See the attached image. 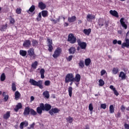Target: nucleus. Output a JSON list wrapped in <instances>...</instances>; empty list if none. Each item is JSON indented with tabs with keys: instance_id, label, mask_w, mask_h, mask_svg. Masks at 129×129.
<instances>
[{
	"instance_id": "0eeeda50",
	"label": "nucleus",
	"mask_w": 129,
	"mask_h": 129,
	"mask_svg": "<svg viewBox=\"0 0 129 129\" xmlns=\"http://www.w3.org/2000/svg\"><path fill=\"white\" fill-rule=\"evenodd\" d=\"M59 111H60V110L59 109L57 108H54L51 109L49 112L50 115H54V113H58Z\"/></svg>"
},
{
	"instance_id": "49530a36",
	"label": "nucleus",
	"mask_w": 129,
	"mask_h": 129,
	"mask_svg": "<svg viewBox=\"0 0 129 129\" xmlns=\"http://www.w3.org/2000/svg\"><path fill=\"white\" fill-rule=\"evenodd\" d=\"M51 22H52L53 24H57L58 22H59V20H55L53 18L50 19Z\"/></svg>"
},
{
	"instance_id": "6e6552de",
	"label": "nucleus",
	"mask_w": 129,
	"mask_h": 129,
	"mask_svg": "<svg viewBox=\"0 0 129 129\" xmlns=\"http://www.w3.org/2000/svg\"><path fill=\"white\" fill-rule=\"evenodd\" d=\"M95 19V16L93 15L92 14H88L87 15V21L88 22H92V20Z\"/></svg>"
},
{
	"instance_id": "20e7f679",
	"label": "nucleus",
	"mask_w": 129,
	"mask_h": 129,
	"mask_svg": "<svg viewBox=\"0 0 129 129\" xmlns=\"http://www.w3.org/2000/svg\"><path fill=\"white\" fill-rule=\"evenodd\" d=\"M43 110H45V105L43 103H40L39 106L36 108V112H37L38 114L41 115L43 112Z\"/></svg>"
},
{
	"instance_id": "412c9836",
	"label": "nucleus",
	"mask_w": 129,
	"mask_h": 129,
	"mask_svg": "<svg viewBox=\"0 0 129 129\" xmlns=\"http://www.w3.org/2000/svg\"><path fill=\"white\" fill-rule=\"evenodd\" d=\"M81 49H86V46L87 44L84 42H82L79 45Z\"/></svg>"
},
{
	"instance_id": "5fc2aeb1",
	"label": "nucleus",
	"mask_w": 129,
	"mask_h": 129,
	"mask_svg": "<svg viewBox=\"0 0 129 129\" xmlns=\"http://www.w3.org/2000/svg\"><path fill=\"white\" fill-rule=\"evenodd\" d=\"M21 11H22V10L20 8H18L16 10V14H21V13L22 12Z\"/></svg>"
},
{
	"instance_id": "bf43d9fd",
	"label": "nucleus",
	"mask_w": 129,
	"mask_h": 129,
	"mask_svg": "<svg viewBox=\"0 0 129 129\" xmlns=\"http://www.w3.org/2000/svg\"><path fill=\"white\" fill-rule=\"evenodd\" d=\"M72 58H73V55H70V56L67 58L68 61H70L71 60H72Z\"/></svg>"
},
{
	"instance_id": "39448f33",
	"label": "nucleus",
	"mask_w": 129,
	"mask_h": 129,
	"mask_svg": "<svg viewBox=\"0 0 129 129\" xmlns=\"http://www.w3.org/2000/svg\"><path fill=\"white\" fill-rule=\"evenodd\" d=\"M61 52H62L61 48H57L54 51V54L52 55V57H53V58H57L59 57V56H60Z\"/></svg>"
},
{
	"instance_id": "473e14b6",
	"label": "nucleus",
	"mask_w": 129,
	"mask_h": 129,
	"mask_svg": "<svg viewBox=\"0 0 129 129\" xmlns=\"http://www.w3.org/2000/svg\"><path fill=\"white\" fill-rule=\"evenodd\" d=\"M7 28H8L7 24H6L5 25H2L1 26L0 30H1V31H2V32L5 31H6V30H7Z\"/></svg>"
},
{
	"instance_id": "4d7b16f0",
	"label": "nucleus",
	"mask_w": 129,
	"mask_h": 129,
	"mask_svg": "<svg viewBox=\"0 0 129 129\" xmlns=\"http://www.w3.org/2000/svg\"><path fill=\"white\" fill-rule=\"evenodd\" d=\"M114 92V94H115V95H116V96H118V92H117V91L116 90V89H115L113 91Z\"/></svg>"
},
{
	"instance_id": "680f3d73",
	"label": "nucleus",
	"mask_w": 129,
	"mask_h": 129,
	"mask_svg": "<svg viewBox=\"0 0 129 129\" xmlns=\"http://www.w3.org/2000/svg\"><path fill=\"white\" fill-rule=\"evenodd\" d=\"M35 100V97L34 96H32L30 97V102H33Z\"/></svg>"
},
{
	"instance_id": "f257e3e1",
	"label": "nucleus",
	"mask_w": 129,
	"mask_h": 129,
	"mask_svg": "<svg viewBox=\"0 0 129 129\" xmlns=\"http://www.w3.org/2000/svg\"><path fill=\"white\" fill-rule=\"evenodd\" d=\"M29 83H30L31 85H33V86H38L39 88H40V89H43V85H42V81L41 80L37 82L33 79H30Z\"/></svg>"
},
{
	"instance_id": "338daca9",
	"label": "nucleus",
	"mask_w": 129,
	"mask_h": 129,
	"mask_svg": "<svg viewBox=\"0 0 129 129\" xmlns=\"http://www.w3.org/2000/svg\"><path fill=\"white\" fill-rule=\"evenodd\" d=\"M116 117H119L120 116V113L118 112L116 115H115Z\"/></svg>"
},
{
	"instance_id": "4be33fe9",
	"label": "nucleus",
	"mask_w": 129,
	"mask_h": 129,
	"mask_svg": "<svg viewBox=\"0 0 129 129\" xmlns=\"http://www.w3.org/2000/svg\"><path fill=\"white\" fill-rule=\"evenodd\" d=\"M41 14L43 18H46V17H48V16L49 15L48 13V11H45V10L42 11L41 12Z\"/></svg>"
},
{
	"instance_id": "f704fd0d",
	"label": "nucleus",
	"mask_w": 129,
	"mask_h": 129,
	"mask_svg": "<svg viewBox=\"0 0 129 129\" xmlns=\"http://www.w3.org/2000/svg\"><path fill=\"white\" fill-rule=\"evenodd\" d=\"M20 54L21 56L24 57V56H26V55H27V51L26 50H21L20 51Z\"/></svg>"
},
{
	"instance_id": "37998d69",
	"label": "nucleus",
	"mask_w": 129,
	"mask_h": 129,
	"mask_svg": "<svg viewBox=\"0 0 129 129\" xmlns=\"http://www.w3.org/2000/svg\"><path fill=\"white\" fill-rule=\"evenodd\" d=\"M37 21L39 22L41 20H42V14L41 13H39L37 18H36Z\"/></svg>"
},
{
	"instance_id": "603ef678",
	"label": "nucleus",
	"mask_w": 129,
	"mask_h": 129,
	"mask_svg": "<svg viewBox=\"0 0 129 129\" xmlns=\"http://www.w3.org/2000/svg\"><path fill=\"white\" fill-rule=\"evenodd\" d=\"M44 84L45 86H49V85H50V81H45Z\"/></svg>"
},
{
	"instance_id": "a878e982",
	"label": "nucleus",
	"mask_w": 129,
	"mask_h": 129,
	"mask_svg": "<svg viewBox=\"0 0 129 129\" xmlns=\"http://www.w3.org/2000/svg\"><path fill=\"white\" fill-rule=\"evenodd\" d=\"M28 53L29 56H31V57L32 56H34V49L30 48L29 50L28 51Z\"/></svg>"
},
{
	"instance_id": "b1692460",
	"label": "nucleus",
	"mask_w": 129,
	"mask_h": 129,
	"mask_svg": "<svg viewBox=\"0 0 129 129\" xmlns=\"http://www.w3.org/2000/svg\"><path fill=\"white\" fill-rule=\"evenodd\" d=\"M83 32L85 34V35H87V36H89L90 34V33H91V29H84L83 30Z\"/></svg>"
},
{
	"instance_id": "ddd939ff",
	"label": "nucleus",
	"mask_w": 129,
	"mask_h": 129,
	"mask_svg": "<svg viewBox=\"0 0 129 129\" xmlns=\"http://www.w3.org/2000/svg\"><path fill=\"white\" fill-rule=\"evenodd\" d=\"M77 20V18L76 16H72L71 17H69L68 18V21L69 23H73Z\"/></svg>"
},
{
	"instance_id": "c9c22d12",
	"label": "nucleus",
	"mask_w": 129,
	"mask_h": 129,
	"mask_svg": "<svg viewBox=\"0 0 129 129\" xmlns=\"http://www.w3.org/2000/svg\"><path fill=\"white\" fill-rule=\"evenodd\" d=\"M12 88L13 91H16L17 90V86H16V83L13 82L12 84Z\"/></svg>"
},
{
	"instance_id": "8fccbe9b",
	"label": "nucleus",
	"mask_w": 129,
	"mask_h": 129,
	"mask_svg": "<svg viewBox=\"0 0 129 129\" xmlns=\"http://www.w3.org/2000/svg\"><path fill=\"white\" fill-rule=\"evenodd\" d=\"M15 19H14V18H11L10 19V23L11 24V25H14V24H15Z\"/></svg>"
},
{
	"instance_id": "0e129e2a",
	"label": "nucleus",
	"mask_w": 129,
	"mask_h": 129,
	"mask_svg": "<svg viewBox=\"0 0 129 129\" xmlns=\"http://www.w3.org/2000/svg\"><path fill=\"white\" fill-rule=\"evenodd\" d=\"M109 88H110V89H111V90H112L113 91L114 90H115V88H114L113 85L110 86H109Z\"/></svg>"
},
{
	"instance_id": "6ab92c4d",
	"label": "nucleus",
	"mask_w": 129,
	"mask_h": 129,
	"mask_svg": "<svg viewBox=\"0 0 129 129\" xmlns=\"http://www.w3.org/2000/svg\"><path fill=\"white\" fill-rule=\"evenodd\" d=\"M22 103H19L16 106V107L14 109V110L15 111L18 112L19 111V109H21L22 108Z\"/></svg>"
},
{
	"instance_id": "58836bf2",
	"label": "nucleus",
	"mask_w": 129,
	"mask_h": 129,
	"mask_svg": "<svg viewBox=\"0 0 129 129\" xmlns=\"http://www.w3.org/2000/svg\"><path fill=\"white\" fill-rule=\"evenodd\" d=\"M30 113L31 115H37V112H36V111L33 109H30Z\"/></svg>"
},
{
	"instance_id": "09e8293b",
	"label": "nucleus",
	"mask_w": 129,
	"mask_h": 129,
	"mask_svg": "<svg viewBox=\"0 0 129 129\" xmlns=\"http://www.w3.org/2000/svg\"><path fill=\"white\" fill-rule=\"evenodd\" d=\"M89 109L90 111H92L93 110V105H92V103H90L89 105Z\"/></svg>"
},
{
	"instance_id": "6e6d98bb",
	"label": "nucleus",
	"mask_w": 129,
	"mask_h": 129,
	"mask_svg": "<svg viewBox=\"0 0 129 129\" xmlns=\"http://www.w3.org/2000/svg\"><path fill=\"white\" fill-rule=\"evenodd\" d=\"M47 42L48 43V45H52L53 43L52 39H47Z\"/></svg>"
},
{
	"instance_id": "e433bc0d",
	"label": "nucleus",
	"mask_w": 129,
	"mask_h": 129,
	"mask_svg": "<svg viewBox=\"0 0 129 129\" xmlns=\"http://www.w3.org/2000/svg\"><path fill=\"white\" fill-rule=\"evenodd\" d=\"M35 6L32 5L30 9H29V10L27 11V13H29V12H30V13H33V12H34V11H35Z\"/></svg>"
},
{
	"instance_id": "7c9ffc66",
	"label": "nucleus",
	"mask_w": 129,
	"mask_h": 129,
	"mask_svg": "<svg viewBox=\"0 0 129 129\" xmlns=\"http://www.w3.org/2000/svg\"><path fill=\"white\" fill-rule=\"evenodd\" d=\"M43 95L46 98H49L50 97V95L49 94V92L47 91H45L43 93Z\"/></svg>"
},
{
	"instance_id": "4468645a",
	"label": "nucleus",
	"mask_w": 129,
	"mask_h": 129,
	"mask_svg": "<svg viewBox=\"0 0 129 129\" xmlns=\"http://www.w3.org/2000/svg\"><path fill=\"white\" fill-rule=\"evenodd\" d=\"M110 15L115 17V18H118V13L115 10H110L109 12Z\"/></svg>"
},
{
	"instance_id": "f03ea898",
	"label": "nucleus",
	"mask_w": 129,
	"mask_h": 129,
	"mask_svg": "<svg viewBox=\"0 0 129 129\" xmlns=\"http://www.w3.org/2000/svg\"><path fill=\"white\" fill-rule=\"evenodd\" d=\"M74 76L73 74H68L66 76L65 82L69 83V82H74Z\"/></svg>"
},
{
	"instance_id": "c756f323",
	"label": "nucleus",
	"mask_w": 129,
	"mask_h": 129,
	"mask_svg": "<svg viewBox=\"0 0 129 129\" xmlns=\"http://www.w3.org/2000/svg\"><path fill=\"white\" fill-rule=\"evenodd\" d=\"M37 66H38V61H35L34 62L32 63L31 67L32 69H36Z\"/></svg>"
},
{
	"instance_id": "c85d7f7f",
	"label": "nucleus",
	"mask_w": 129,
	"mask_h": 129,
	"mask_svg": "<svg viewBox=\"0 0 129 129\" xmlns=\"http://www.w3.org/2000/svg\"><path fill=\"white\" fill-rule=\"evenodd\" d=\"M72 91H73V88H72V87H69L68 89V92L70 97H72Z\"/></svg>"
},
{
	"instance_id": "052dcab7",
	"label": "nucleus",
	"mask_w": 129,
	"mask_h": 129,
	"mask_svg": "<svg viewBox=\"0 0 129 129\" xmlns=\"http://www.w3.org/2000/svg\"><path fill=\"white\" fill-rule=\"evenodd\" d=\"M125 109V107H124V106L122 105L121 106V110L122 112H124V110Z\"/></svg>"
},
{
	"instance_id": "423d86ee",
	"label": "nucleus",
	"mask_w": 129,
	"mask_h": 129,
	"mask_svg": "<svg viewBox=\"0 0 129 129\" xmlns=\"http://www.w3.org/2000/svg\"><path fill=\"white\" fill-rule=\"evenodd\" d=\"M23 47H25V48H30L31 47V41L30 40H26L24 41L23 44Z\"/></svg>"
},
{
	"instance_id": "de8ad7c7",
	"label": "nucleus",
	"mask_w": 129,
	"mask_h": 129,
	"mask_svg": "<svg viewBox=\"0 0 129 129\" xmlns=\"http://www.w3.org/2000/svg\"><path fill=\"white\" fill-rule=\"evenodd\" d=\"M48 51L49 52H52V50H53V46H52V44H50L48 45Z\"/></svg>"
},
{
	"instance_id": "aec40b11",
	"label": "nucleus",
	"mask_w": 129,
	"mask_h": 129,
	"mask_svg": "<svg viewBox=\"0 0 129 129\" xmlns=\"http://www.w3.org/2000/svg\"><path fill=\"white\" fill-rule=\"evenodd\" d=\"M10 116H11V112L7 111L6 113L4 115L3 117L4 119H8L10 118Z\"/></svg>"
},
{
	"instance_id": "79ce46f5",
	"label": "nucleus",
	"mask_w": 129,
	"mask_h": 129,
	"mask_svg": "<svg viewBox=\"0 0 129 129\" xmlns=\"http://www.w3.org/2000/svg\"><path fill=\"white\" fill-rule=\"evenodd\" d=\"M66 120H67L68 122L71 123L73 121V118L69 116L66 118Z\"/></svg>"
},
{
	"instance_id": "a211bd4d",
	"label": "nucleus",
	"mask_w": 129,
	"mask_h": 129,
	"mask_svg": "<svg viewBox=\"0 0 129 129\" xmlns=\"http://www.w3.org/2000/svg\"><path fill=\"white\" fill-rule=\"evenodd\" d=\"M52 106L49 104H45L44 105V110L46 111H49L51 109Z\"/></svg>"
},
{
	"instance_id": "69168bd1",
	"label": "nucleus",
	"mask_w": 129,
	"mask_h": 129,
	"mask_svg": "<svg viewBox=\"0 0 129 129\" xmlns=\"http://www.w3.org/2000/svg\"><path fill=\"white\" fill-rule=\"evenodd\" d=\"M124 127L126 129H129V124L127 123L124 124Z\"/></svg>"
},
{
	"instance_id": "72a5a7b5",
	"label": "nucleus",
	"mask_w": 129,
	"mask_h": 129,
	"mask_svg": "<svg viewBox=\"0 0 129 129\" xmlns=\"http://www.w3.org/2000/svg\"><path fill=\"white\" fill-rule=\"evenodd\" d=\"M112 74L115 75L118 73V68H114L112 71Z\"/></svg>"
},
{
	"instance_id": "774afa93",
	"label": "nucleus",
	"mask_w": 129,
	"mask_h": 129,
	"mask_svg": "<svg viewBox=\"0 0 129 129\" xmlns=\"http://www.w3.org/2000/svg\"><path fill=\"white\" fill-rule=\"evenodd\" d=\"M77 43H78V45H80V44H81V43H82V42H81L80 39H78L77 40Z\"/></svg>"
},
{
	"instance_id": "bb28decb",
	"label": "nucleus",
	"mask_w": 129,
	"mask_h": 129,
	"mask_svg": "<svg viewBox=\"0 0 129 129\" xmlns=\"http://www.w3.org/2000/svg\"><path fill=\"white\" fill-rule=\"evenodd\" d=\"M32 44L33 47H37L38 45H39V42L36 40H33L32 41Z\"/></svg>"
},
{
	"instance_id": "9d476101",
	"label": "nucleus",
	"mask_w": 129,
	"mask_h": 129,
	"mask_svg": "<svg viewBox=\"0 0 129 129\" xmlns=\"http://www.w3.org/2000/svg\"><path fill=\"white\" fill-rule=\"evenodd\" d=\"M81 79V76L79 74L76 75L75 77H74V82H80V80Z\"/></svg>"
},
{
	"instance_id": "a19ab883",
	"label": "nucleus",
	"mask_w": 129,
	"mask_h": 129,
	"mask_svg": "<svg viewBox=\"0 0 129 129\" xmlns=\"http://www.w3.org/2000/svg\"><path fill=\"white\" fill-rule=\"evenodd\" d=\"M70 54H74L75 53L76 49L74 47H71L69 50Z\"/></svg>"
},
{
	"instance_id": "ea45409f",
	"label": "nucleus",
	"mask_w": 129,
	"mask_h": 129,
	"mask_svg": "<svg viewBox=\"0 0 129 129\" xmlns=\"http://www.w3.org/2000/svg\"><path fill=\"white\" fill-rule=\"evenodd\" d=\"M110 113H113L114 112V107L113 105H111L109 107Z\"/></svg>"
},
{
	"instance_id": "a18cd8bd",
	"label": "nucleus",
	"mask_w": 129,
	"mask_h": 129,
	"mask_svg": "<svg viewBox=\"0 0 129 129\" xmlns=\"http://www.w3.org/2000/svg\"><path fill=\"white\" fill-rule=\"evenodd\" d=\"M99 86H103L104 85V81L102 79L99 80Z\"/></svg>"
},
{
	"instance_id": "2f4dec72",
	"label": "nucleus",
	"mask_w": 129,
	"mask_h": 129,
	"mask_svg": "<svg viewBox=\"0 0 129 129\" xmlns=\"http://www.w3.org/2000/svg\"><path fill=\"white\" fill-rule=\"evenodd\" d=\"M98 25L100 27H103V25H104V20L102 19H99Z\"/></svg>"
},
{
	"instance_id": "9b49d317",
	"label": "nucleus",
	"mask_w": 129,
	"mask_h": 129,
	"mask_svg": "<svg viewBox=\"0 0 129 129\" xmlns=\"http://www.w3.org/2000/svg\"><path fill=\"white\" fill-rule=\"evenodd\" d=\"M38 7L40 10H45L46 9V4L42 2H40L38 4Z\"/></svg>"
},
{
	"instance_id": "7ed1b4c3",
	"label": "nucleus",
	"mask_w": 129,
	"mask_h": 129,
	"mask_svg": "<svg viewBox=\"0 0 129 129\" xmlns=\"http://www.w3.org/2000/svg\"><path fill=\"white\" fill-rule=\"evenodd\" d=\"M68 41L70 42L71 44H75V43H76V37L74 36L73 34L71 33L68 36Z\"/></svg>"
},
{
	"instance_id": "e2e57ef3",
	"label": "nucleus",
	"mask_w": 129,
	"mask_h": 129,
	"mask_svg": "<svg viewBox=\"0 0 129 129\" xmlns=\"http://www.w3.org/2000/svg\"><path fill=\"white\" fill-rule=\"evenodd\" d=\"M8 99H9V95H7L4 97L5 101H8Z\"/></svg>"
},
{
	"instance_id": "1a4fd4ad",
	"label": "nucleus",
	"mask_w": 129,
	"mask_h": 129,
	"mask_svg": "<svg viewBox=\"0 0 129 129\" xmlns=\"http://www.w3.org/2000/svg\"><path fill=\"white\" fill-rule=\"evenodd\" d=\"M120 23L121 24V26L125 29V30H126L127 29V25L125 24V22H124V18H121L120 19Z\"/></svg>"
},
{
	"instance_id": "2eb2a0df",
	"label": "nucleus",
	"mask_w": 129,
	"mask_h": 129,
	"mask_svg": "<svg viewBox=\"0 0 129 129\" xmlns=\"http://www.w3.org/2000/svg\"><path fill=\"white\" fill-rule=\"evenodd\" d=\"M124 47H126V48H128L129 47V39H125V42H124L122 44V48H124Z\"/></svg>"
},
{
	"instance_id": "864d4df0",
	"label": "nucleus",
	"mask_w": 129,
	"mask_h": 129,
	"mask_svg": "<svg viewBox=\"0 0 129 129\" xmlns=\"http://www.w3.org/2000/svg\"><path fill=\"white\" fill-rule=\"evenodd\" d=\"M106 73V71L103 70L101 71V76H103Z\"/></svg>"
},
{
	"instance_id": "f8f14e48",
	"label": "nucleus",
	"mask_w": 129,
	"mask_h": 129,
	"mask_svg": "<svg viewBox=\"0 0 129 129\" xmlns=\"http://www.w3.org/2000/svg\"><path fill=\"white\" fill-rule=\"evenodd\" d=\"M31 111V109H30L29 107H25L24 109V111L23 112V114L24 115H29L30 114V112Z\"/></svg>"
},
{
	"instance_id": "5701e85b",
	"label": "nucleus",
	"mask_w": 129,
	"mask_h": 129,
	"mask_svg": "<svg viewBox=\"0 0 129 129\" xmlns=\"http://www.w3.org/2000/svg\"><path fill=\"white\" fill-rule=\"evenodd\" d=\"M15 96L16 100H19V99L20 98V97H21V94H20V92L19 91H17L15 92Z\"/></svg>"
},
{
	"instance_id": "13d9d810",
	"label": "nucleus",
	"mask_w": 129,
	"mask_h": 129,
	"mask_svg": "<svg viewBox=\"0 0 129 129\" xmlns=\"http://www.w3.org/2000/svg\"><path fill=\"white\" fill-rule=\"evenodd\" d=\"M36 124L35 123V122H33L32 124L30 125V127H28V128L29 129H31V128H34V126H35V125Z\"/></svg>"
},
{
	"instance_id": "dca6fc26",
	"label": "nucleus",
	"mask_w": 129,
	"mask_h": 129,
	"mask_svg": "<svg viewBox=\"0 0 129 129\" xmlns=\"http://www.w3.org/2000/svg\"><path fill=\"white\" fill-rule=\"evenodd\" d=\"M119 77L121 78L122 80H125L126 78V75L123 72H120Z\"/></svg>"
},
{
	"instance_id": "f3484780",
	"label": "nucleus",
	"mask_w": 129,
	"mask_h": 129,
	"mask_svg": "<svg viewBox=\"0 0 129 129\" xmlns=\"http://www.w3.org/2000/svg\"><path fill=\"white\" fill-rule=\"evenodd\" d=\"M29 123H28V121H25L23 122H22L20 123V128L23 129L24 128V126H28Z\"/></svg>"
},
{
	"instance_id": "cd10ccee",
	"label": "nucleus",
	"mask_w": 129,
	"mask_h": 129,
	"mask_svg": "<svg viewBox=\"0 0 129 129\" xmlns=\"http://www.w3.org/2000/svg\"><path fill=\"white\" fill-rule=\"evenodd\" d=\"M90 63H91V59H90V58L85 59V64L86 66H89V65H90Z\"/></svg>"
},
{
	"instance_id": "3c124183",
	"label": "nucleus",
	"mask_w": 129,
	"mask_h": 129,
	"mask_svg": "<svg viewBox=\"0 0 129 129\" xmlns=\"http://www.w3.org/2000/svg\"><path fill=\"white\" fill-rule=\"evenodd\" d=\"M101 108H102L103 109H105V108H106V104L104 103L101 104Z\"/></svg>"
},
{
	"instance_id": "4c0bfd02",
	"label": "nucleus",
	"mask_w": 129,
	"mask_h": 129,
	"mask_svg": "<svg viewBox=\"0 0 129 129\" xmlns=\"http://www.w3.org/2000/svg\"><path fill=\"white\" fill-rule=\"evenodd\" d=\"M79 66L81 68H83L84 67V61L80 60L79 63Z\"/></svg>"
},
{
	"instance_id": "c03bdc74",
	"label": "nucleus",
	"mask_w": 129,
	"mask_h": 129,
	"mask_svg": "<svg viewBox=\"0 0 129 129\" xmlns=\"http://www.w3.org/2000/svg\"><path fill=\"white\" fill-rule=\"evenodd\" d=\"M1 81H5V80H6V75L4 73L2 74L1 76Z\"/></svg>"
},
{
	"instance_id": "393cba45",
	"label": "nucleus",
	"mask_w": 129,
	"mask_h": 129,
	"mask_svg": "<svg viewBox=\"0 0 129 129\" xmlns=\"http://www.w3.org/2000/svg\"><path fill=\"white\" fill-rule=\"evenodd\" d=\"M40 73L41 75V78L42 79H44L45 78V76L44 75L45 73V70H44L43 69H41L40 71Z\"/></svg>"
}]
</instances>
